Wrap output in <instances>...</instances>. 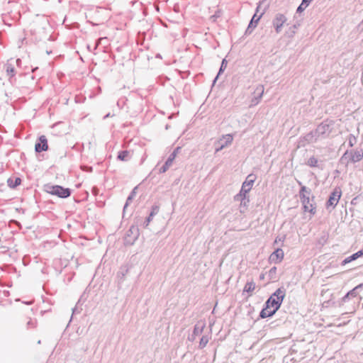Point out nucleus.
I'll return each instance as SVG.
<instances>
[{
  "label": "nucleus",
  "mask_w": 363,
  "mask_h": 363,
  "mask_svg": "<svg viewBox=\"0 0 363 363\" xmlns=\"http://www.w3.org/2000/svg\"><path fill=\"white\" fill-rule=\"evenodd\" d=\"M233 140V135L230 134H227L225 135H223V138L219 139L215 143L216 150L215 152H218L222 150L224 147H227L228 145L231 144Z\"/></svg>",
  "instance_id": "obj_10"
},
{
  "label": "nucleus",
  "mask_w": 363,
  "mask_h": 363,
  "mask_svg": "<svg viewBox=\"0 0 363 363\" xmlns=\"http://www.w3.org/2000/svg\"><path fill=\"white\" fill-rule=\"evenodd\" d=\"M363 159V150H356L354 151L352 150V153L351 156H350L349 161L352 163H356L359 162Z\"/></svg>",
  "instance_id": "obj_18"
},
{
  "label": "nucleus",
  "mask_w": 363,
  "mask_h": 363,
  "mask_svg": "<svg viewBox=\"0 0 363 363\" xmlns=\"http://www.w3.org/2000/svg\"><path fill=\"white\" fill-rule=\"evenodd\" d=\"M313 0H302V5H306L307 6H309V4L312 2Z\"/></svg>",
  "instance_id": "obj_41"
},
{
  "label": "nucleus",
  "mask_w": 363,
  "mask_h": 363,
  "mask_svg": "<svg viewBox=\"0 0 363 363\" xmlns=\"http://www.w3.org/2000/svg\"><path fill=\"white\" fill-rule=\"evenodd\" d=\"M5 67L6 75L9 77V79L13 77L16 74V69L14 66L11 63L8 62L5 65Z\"/></svg>",
  "instance_id": "obj_26"
},
{
  "label": "nucleus",
  "mask_w": 363,
  "mask_h": 363,
  "mask_svg": "<svg viewBox=\"0 0 363 363\" xmlns=\"http://www.w3.org/2000/svg\"><path fill=\"white\" fill-rule=\"evenodd\" d=\"M286 21L287 18L284 14L278 13L275 15L272 21V25L277 33H279L281 31L282 26Z\"/></svg>",
  "instance_id": "obj_11"
},
{
  "label": "nucleus",
  "mask_w": 363,
  "mask_h": 363,
  "mask_svg": "<svg viewBox=\"0 0 363 363\" xmlns=\"http://www.w3.org/2000/svg\"><path fill=\"white\" fill-rule=\"evenodd\" d=\"M107 117H110V113H108L107 115H106V116H104V118H107Z\"/></svg>",
  "instance_id": "obj_49"
},
{
  "label": "nucleus",
  "mask_w": 363,
  "mask_h": 363,
  "mask_svg": "<svg viewBox=\"0 0 363 363\" xmlns=\"http://www.w3.org/2000/svg\"><path fill=\"white\" fill-rule=\"evenodd\" d=\"M284 253L281 248H277L269 256V262L270 263L279 264L282 262Z\"/></svg>",
  "instance_id": "obj_13"
},
{
  "label": "nucleus",
  "mask_w": 363,
  "mask_h": 363,
  "mask_svg": "<svg viewBox=\"0 0 363 363\" xmlns=\"http://www.w3.org/2000/svg\"><path fill=\"white\" fill-rule=\"evenodd\" d=\"M257 179V176L254 174H250L246 177L245 180L242 184L238 196H245V194H247L252 189V187Z\"/></svg>",
  "instance_id": "obj_6"
},
{
  "label": "nucleus",
  "mask_w": 363,
  "mask_h": 363,
  "mask_svg": "<svg viewBox=\"0 0 363 363\" xmlns=\"http://www.w3.org/2000/svg\"><path fill=\"white\" fill-rule=\"evenodd\" d=\"M255 94L257 95L252 99L250 106H255L259 104L264 94V86L259 85L255 91Z\"/></svg>",
  "instance_id": "obj_16"
},
{
  "label": "nucleus",
  "mask_w": 363,
  "mask_h": 363,
  "mask_svg": "<svg viewBox=\"0 0 363 363\" xmlns=\"http://www.w3.org/2000/svg\"><path fill=\"white\" fill-rule=\"evenodd\" d=\"M137 190H138V186H135L133 189V190L131 191V192L130 193V194L128 195V196L126 199L125 203V205L123 206V218L125 217L127 207L130 205V203L132 202V201L134 199L135 196H136Z\"/></svg>",
  "instance_id": "obj_19"
},
{
  "label": "nucleus",
  "mask_w": 363,
  "mask_h": 363,
  "mask_svg": "<svg viewBox=\"0 0 363 363\" xmlns=\"http://www.w3.org/2000/svg\"><path fill=\"white\" fill-rule=\"evenodd\" d=\"M140 235L138 226L132 225L126 232L124 237L125 245H133Z\"/></svg>",
  "instance_id": "obj_5"
},
{
  "label": "nucleus",
  "mask_w": 363,
  "mask_h": 363,
  "mask_svg": "<svg viewBox=\"0 0 363 363\" xmlns=\"http://www.w3.org/2000/svg\"><path fill=\"white\" fill-rule=\"evenodd\" d=\"M363 289V283H361L354 287L352 290L349 291L342 298L339 303L341 306L344 303L349 301L351 298H355L359 295V291Z\"/></svg>",
  "instance_id": "obj_9"
},
{
  "label": "nucleus",
  "mask_w": 363,
  "mask_h": 363,
  "mask_svg": "<svg viewBox=\"0 0 363 363\" xmlns=\"http://www.w3.org/2000/svg\"><path fill=\"white\" fill-rule=\"evenodd\" d=\"M234 200L235 201H240V208H247L248 207L249 203H250V199L247 194H245V196H238V194H236L234 196Z\"/></svg>",
  "instance_id": "obj_21"
},
{
  "label": "nucleus",
  "mask_w": 363,
  "mask_h": 363,
  "mask_svg": "<svg viewBox=\"0 0 363 363\" xmlns=\"http://www.w3.org/2000/svg\"><path fill=\"white\" fill-rule=\"evenodd\" d=\"M333 124L334 122L333 121H329L328 119L323 121L315 129V134H316L318 138L321 137L325 138L328 137L332 132Z\"/></svg>",
  "instance_id": "obj_3"
},
{
  "label": "nucleus",
  "mask_w": 363,
  "mask_h": 363,
  "mask_svg": "<svg viewBox=\"0 0 363 363\" xmlns=\"http://www.w3.org/2000/svg\"><path fill=\"white\" fill-rule=\"evenodd\" d=\"M153 218V216H150V215L149 214L143 223V227L147 228L149 225L150 223L152 220Z\"/></svg>",
  "instance_id": "obj_35"
},
{
  "label": "nucleus",
  "mask_w": 363,
  "mask_h": 363,
  "mask_svg": "<svg viewBox=\"0 0 363 363\" xmlns=\"http://www.w3.org/2000/svg\"><path fill=\"white\" fill-rule=\"evenodd\" d=\"M307 7L308 6L306 5H302V2H301V4L298 6V8L296 9V13H302Z\"/></svg>",
  "instance_id": "obj_37"
},
{
  "label": "nucleus",
  "mask_w": 363,
  "mask_h": 363,
  "mask_svg": "<svg viewBox=\"0 0 363 363\" xmlns=\"http://www.w3.org/2000/svg\"><path fill=\"white\" fill-rule=\"evenodd\" d=\"M221 15V11L220 10H218L215 12V13L211 16V19L213 21H216L218 18H219Z\"/></svg>",
  "instance_id": "obj_36"
},
{
  "label": "nucleus",
  "mask_w": 363,
  "mask_h": 363,
  "mask_svg": "<svg viewBox=\"0 0 363 363\" xmlns=\"http://www.w3.org/2000/svg\"><path fill=\"white\" fill-rule=\"evenodd\" d=\"M352 153V150H346L345 153L342 155V156L340 157V162L341 164H345L346 165H347L348 162H350V157L348 155H350V156H351Z\"/></svg>",
  "instance_id": "obj_27"
},
{
  "label": "nucleus",
  "mask_w": 363,
  "mask_h": 363,
  "mask_svg": "<svg viewBox=\"0 0 363 363\" xmlns=\"http://www.w3.org/2000/svg\"><path fill=\"white\" fill-rule=\"evenodd\" d=\"M195 337H196V336H191V338H190V337H189V340H191V341H194V339H195Z\"/></svg>",
  "instance_id": "obj_47"
},
{
  "label": "nucleus",
  "mask_w": 363,
  "mask_h": 363,
  "mask_svg": "<svg viewBox=\"0 0 363 363\" xmlns=\"http://www.w3.org/2000/svg\"><path fill=\"white\" fill-rule=\"evenodd\" d=\"M318 136L315 134V130L307 133L306 135L300 138L299 144L301 146H305L306 143H311L313 141H316Z\"/></svg>",
  "instance_id": "obj_14"
},
{
  "label": "nucleus",
  "mask_w": 363,
  "mask_h": 363,
  "mask_svg": "<svg viewBox=\"0 0 363 363\" xmlns=\"http://www.w3.org/2000/svg\"><path fill=\"white\" fill-rule=\"evenodd\" d=\"M227 65H228L227 60L225 58H223L222 62H221V64H220L218 72L217 75L216 76V77L214 78V79L213 80V83H212L213 86L215 85V84L216 83V82L218 79L219 77L224 72L225 69L227 67Z\"/></svg>",
  "instance_id": "obj_22"
},
{
  "label": "nucleus",
  "mask_w": 363,
  "mask_h": 363,
  "mask_svg": "<svg viewBox=\"0 0 363 363\" xmlns=\"http://www.w3.org/2000/svg\"><path fill=\"white\" fill-rule=\"evenodd\" d=\"M255 289V283L253 280H251L250 281H247L243 289V292H247L249 294V296L252 295V293Z\"/></svg>",
  "instance_id": "obj_25"
},
{
  "label": "nucleus",
  "mask_w": 363,
  "mask_h": 363,
  "mask_svg": "<svg viewBox=\"0 0 363 363\" xmlns=\"http://www.w3.org/2000/svg\"><path fill=\"white\" fill-rule=\"evenodd\" d=\"M129 155L128 150H121L118 153L117 159L121 161H126Z\"/></svg>",
  "instance_id": "obj_28"
},
{
  "label": "nucleus",
  "mask_w": 363,
  "mask_h": 363,
  "mask_svg": "<svg viewBox=\"0 0 363 363\" xmlns=\"http://www.w3.org/2000/svg\"><path fill=\"white\" fill-rule=\"evenodd\" d=\"M7 184L11 189H15L21 184V179L20 177L9 178Z\"/></svg>",
  "instance_id": "obj_24"
},
{
  "label": "nucleus",
  "mask_w": 363,
  "mask_h": 363,
  "mask_svg": "<svg viewBox=\"0 0 363 363\" xmlns=\"http://www.w3.org/2000/svg\"><path fill=\"white\" fill-rule=\"evenodd\" d=\"M342 196V190L340 187H335L330 194L329 197L325 203V208L330 212L335 208L338 203Z\"/></svg>",
  "instance_id": "obj_4"
},
{
  "label": "nucleus",
  "mask_w": 363,
  "mask_h": 363,
  "mask_svg": "<svg viewBox=\"0 0 363 363\" xmlns=\"http://www.w3.org/2000/svg\"><path fill=\"white\" fill-rule=\"evenodd\" d=\"M359 199V197L358 196H356L354 198H353L351 201V204L352 205H357V201Z\"/></svg>",
  "instance_id": "obj_42"
},
{
  "label": "nucleus",
  "mask_w": 363,
  "mask_h": 363,
  "mask_svg": "<svg viewBox=\"0 0 363 363\" xmlns=\"http://www.w3.org/2000/svg\"><path fill=\"white\" fill-rule=\"evenodd\" d=\"M267 0H262V1H259V3L257 4V6L256 8V10H255V14L252 16L251 20L250 21V23L248 25L250 26H252V28H255L260 20V18H262V16L264 15V13H265V11H267V9L269 8V4H267L264 7V9H263V11L258 16L257 13L261 8V6L262 4H264L265 2H266Z\"/></svg>",
  "instance_id": "obj_8"
},
{
  "label": "nucleus",
  "mask_w": 363,
  "mask_h": 363,
  "mask_svg": "<svg viewBox=\"0 0 363 363\" xmlns=\"http://www.w3.org/2000/svg\"><path fill=\"white\" fill-rule=\"evenodd\" d=\"M208 342V337L207 335H203L200 340L199 347L200 349L204 348Z\"/></svg>",
  "instance_id": "obj_31"
},
{
  "label": "nucleus",
  "mask_w": 363,
  "mask_h": 363,
  "mask_svg": "<svg viewBox=\"0 0 363 363\" xmlns=\"http://www.w3.org/2000/svg\"><path fill=\"white\" fill-rule=\"evenodd\" d=\"M48 150V139L45 135L39 136L35 144V151L36 153L45 152Z\"/></svg>",
  "instance_id": "obj_12"
},
{
  "label": "nucleus",
  "mask_w": 363,
  "mask_h": 363,
  "mask_svg": "<svg viewBox=\"0 0 363 363\" xmlns=\"http://www.w3.org/2000/svg\"><path fill=\"white\" fill-rule=\"evenodd\" d=\"M255 28H252V26L248 25L247 28L245 30L244 35H248L251 34Z\"/></svg>",
  "instance_id": "obj_39"
},
{
  "label": "nucleus",
  "mask_w": 363,
  "mask_h": 363,
  "mask_svg": "<svg viewBox=\"0 0 363 363\" xmlns=\"http://www.w3.org/2000/svg\"><path fill=\"white\" fill-rule=\"evenodd\" d=\"M41 343V341L40 340H38V344H40Z\"/></svg>",
  "instance_id": "obj_50"
},
{
  "label": "nucleus",
  "mask_w": 363,
  "mask_h": 363,
  "mask_svg": "<svg viewBox=\"0 0 363 363\" xmlns=\"http://www.w3.org/2000/svg\"><path fill=\"white\" fill-rule=\"evenodd\" d=\"M129 272V267L128 265H123L120 267L117 272L118 285L121 287L122 284L125 280V277Z\"/></svg>",
  "instance_id": "obj_15"
},
{
  "label": "nucleus",
  "mask_w": 363,
  "mask_h": 363,
  "mask_svg": "<svg viewBox=\"0 0 363 363\" xmlns=\"http://www.w3.org/2000/svg\"><path fill=\"white\" fill-rule=\"evenodd\" d=\"M303 205V209L304 211H308L312 215L316 213V206L314 202L315 196H312L311 199L309 196H304V199H300Z\"/></svg>",
  "instance_id": "obj_7"
},
{
  "label": "nucleus",
  "mask_w": 363,
  "mask_h": 363,
  "mask_svg": "<svg viewBox=\"0 0 363 363\" xmlns=\"http://www.w3.org/2000/svg\"><path fill=\"white\" fill-rule=\"evenodd\" d=\"M21 60H20V59H17V60H16V63H17V64L21 63Z\"/></svg>",
  "instance_id": "obj_48"
},
{
  "label": "nucleus",
  "mask_w": 363,
  "mask_h": 363,
  "mask_svg": "<svg viewBox=\"0 0 363 363\" xmlns=\"http://www.w3.org/2000/svg\"><path fill=\"white\" fill-rule=\"evenodd\" d=\"M285 238H286V235H284L283 236L278 235L276 238V239H275V240L274 242V244H277L279 242H283L284 241Z\"/></svg>",
  "instance_id": "obj_38"
},
{
  "label": "nucleus",
  "mask_w": 363,
  "mask_h": 363,
  "mask_svg": "<svg viewBox=\"0 0 363 363\" xmlns=\"http://www.w3.org/2000/svg\"><path fill=\"white\" fill-rule=\"evenodd\" d=\"M306 164L311 167H318V160L314 156L311 157Z\"/></svg>",
  "instance_id": "obj_29"
},
{
  "label": "nucleus",
  "mask_w": 363,
  "mask_h": 363,
  "mask_svg": "<svg viewBox=\"0 0 363 363\" xmlns=\"http://www.w3.org/2000/svg\"><path fill=\"white\" fill-rule=\"evenodd\" d=\"M311 194V189L307 187L306 191V195L310 196Z\"/></svg>",
  "instance_id": "obj_44"
},
{
  "label": "nucleus",
  "mask_w": 363,
  "mask_h": 363,
  "mask_svg": "<svg viewBox=\"0 0 363 363\" xmlns=\"http://www.w3.org/2000/svg\"><path fill=\"white\" fill-rule=\"evenodd\" d=\"M362 23H363V19H362Z\"/></svg>",
  "instance_id": "obj_51"
},
{
  "label": "nucleus",
  "mask_w": 363,
  "mask_h": 363,
  "mask_svg": "<svg viewBox=\"0 0 363 363\" xmlns=\"http://www.w3.org/2000/svg\"><path fill=\"white\" fill-rule=\"evenodd\" d=\"M264 279V274H261L259 275V279Z\"/></svg>",
  "instance_id": "obj_46"
},
{
  "label": "nucleus",
  "mask_w": 363,
  "mask_h": 363,
  "mask_svg": "<svg viewBox=\"0 0 363 363\" xmlns=\"http://www.w3.org/2000/svg\"><path fill=\"white\" fill-rule=\"evenodd\" d=\"M285 296L286 289L284 287L278 288L265 301L259 318L264 319L272 317L280 308Z\"/></svg>",
  "instance_id": "obj_1"
},
{
  "label": "nucleus",
  "mask_w": 363,
  "mask_h": 363,
  "mask_svg": "<svg viewBox=\"0 0 363 363\" xmlns=\"http://www.w3.org/2000/svg\"><path fill=\"white\" fill-rule=\"evenodd\" d=\"M180 148H181L180 147H176V148L173 150V152L170 154V155H174V159H175V157H176V156H177V153H178L179 150H180Z\"/></svg>",
  "instance_id": "obj_40"
},
{
  "label": "nucleus",
  "mask_w": 363,
  "mask_h": 363,
  "mask_svg": "<svg viewBox=\"0 0 363 363\" xmlns=\"http://www.w3.org/2000/svg\"><path fill=\"white\" fill-rule=\"evenodd\" d=\"M160 206L157 203H155L154 205H152L151 207V211L149 213L150 215V216L154 217L155 215H157L160 211Z\"/></svg>",
  "instance_id": "obj_30"
},
{
  "label": "nucleus",
  "mask_w": 363,
  "mask_h": 363,
  "mask_svg": "<svg viewBox=\"0 0 363 363\" xmlns=\"http://www.w3.org/2000/svg\"><path fill=\"white\" fill-rule=\"evenodd\" d=\"M348 145L350 147H353L357 143V138L353 134H350L348 138Z\"/></svg>",
  "instance_id": "obj_32"
},
{
  "label": "nucleus",
  "mask_w": 363,
  "mask_h": 363,
  "mask_svg": "<svg viewBox=\"0 0 363 363\" xmlns=\"http://www.w3.org/2000/svg\"><path fill=\"white\" fill-rule=\"evenodd\" d=\"M173 155H169L164 164L159 169V173L162 174L166 172L170 166L172 164L173 161L174 160Z\"/></svg>",
  "instance_id": "obj_20"
},
{
  "label": "nucleus",
  "mask_w": 363,
  "mask_h": 363,
  "mask_svg": "<svg viewBox=\"0 0 363 363\" xmlns=\"http://www.w3.org/2000/svg\"><path fill=\"white\" fill-rule=\"evenodd\" d=\"M76 313H79V311L77 310V307L72 308V314H74Z\"/></svg>",
  "instance_id": "obj_45"
},
{
  "label": "nucleus",
  "mask_w": 363,
  "mask_h": 363,
  "mask_svg": "<svg viewBox=\"0 0 363 363\" xmlns=\"http://www.w3.org/2000/svg\"><path fill=\"white\" fill-rule=\"evenodd\" d=\"M277 270V269L276 267H273L269 269L268 272V277L269 279H274L276 278Z\"/></svg>",
  "instance_id": "obj_34"
},
{
  "label": "nucleus",
  "mask_w": 363,
  "mask_h": 363,
  "mask_svg": "<svg viewBox=\"0 0 363 363\" xmlns=\"http://www.w3.org/2000/svg\"><path fill=\"white\" fill-rule=\"evenodd\" d=\"M206 325L203 323H197L193 330V333L191 334V336H197L201 335L203 333V328H205Z\"/></svg>",
  "instance_id": "obj_23"
},
{
  "label": "nucleus",
  "mask_w": 363,
  "mask_h": 363,
  "mask_svg": "<svg viewBox=\"0 0 363 363\" xmlns=\"http://www.w3.org/2000/svg\"><path fill=\"white\" fill-rule=\"evenodd\" d=\"M362 257H363V248L344 259L341 262V265L345 266Z\"/></svg>",
  "instance_id": "obj_17"
},
{
  "label": "nucleus",
  "mask_w": 363,
  "mask_h": 363,
  "mask_svg": "<svg viewBox=\"0 0 363 363\" xmlns=\"http://www.w3.org/2000/svg\"><path fill=\"white\" fill-rule=\"evenodd\" d=\"M43 191L60 199L69 197L73 191L72 189L65 188L57 184H51L50 183L43 185Z\"/></svg>",
  "instance_id": "obj_2"
},
{
  "label": "nucleus",
  "mask_w": 363,
  "mask_h": 363,
  "mask_svg": "<svg viewBox=\"0 0 363 363\" xmlns=\"http://www.w3.org/2000/svg\"><path fill=\"white\" fill-rule=\"evenodd\" d=\"M298 184L301 186V189L299 190V197L300 199H304V196H306V191L307 187L303 185L301 182H298Z\"/></svg>",
  "instance_id": "obj_33"
},
{
  "label": "nucleus",
  "mask_w": 363,
  "mask_h": 363,
  "mask_svg": "<svg viewBox=\"0 0 363 363\" xmlns=\"http://www.w3.org/2000/svg\"><path fill=\"white\" fill-rule=\"evenodd\" d=\"M299 25H294L292 27L290 28V29H292L291 32L293 33H295V29H296L298 28Z\"/></svg>",
  "instance_id": "obj_43"
}]
</instances>
